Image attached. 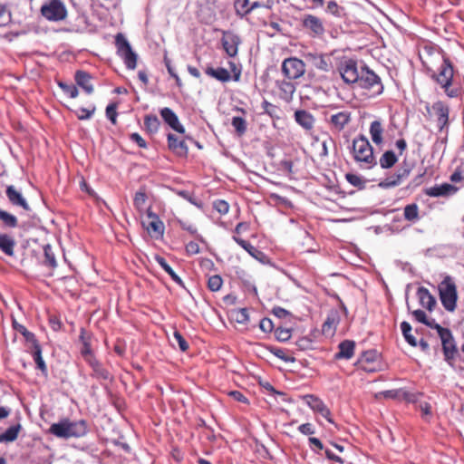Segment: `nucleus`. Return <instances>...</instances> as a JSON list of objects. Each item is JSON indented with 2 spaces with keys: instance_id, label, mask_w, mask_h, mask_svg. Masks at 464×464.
Masks as SVG:
<instances>
[{
  "instance_id": "obj_39",
  "label": "nucleus",
  "mask_w": 464,
  "mask_h": 464,
  "mask_svg": "<svg viewBox=\"0 0 464 464\" xmlns=\"http://www.w3.org/2000/svg\"><path fill=\"white\" fill-rule=\"evenodd\" d=\"M160 125V120L154 114H149L144 117V127L148 133L154 134L159 130Z\"/></svg>"
},
{
  "instance_id": "obj_10",
  "label": "nucleus",
  "mask_w": 464,
  "mask_h": 464,
  "mask_svg": "<svg viewBox=\"0 0 464 464\" xmlns=\"http://www.w3.org/2000/svg\"><path fill=\"white\" fill-rule=\"evenodd\" d=\"M411 173V168L409 165L404 163L392 174L386 175L379 183V187L382 188H392L399 186L405 179L409 177Z\"/></svg>"
},
{
  "instance_id": "obj_29",
  "label": "nucleus",
  "mask_w": 464,
  "mask_h": 464,
  "mask_svg": "<svg viewBox=\"0 0 464 464\" xmlns=\"http://www.w3.org/2000/svg\"><path fill=\"white\" fill-rule=\"evenodd\" d=\"M295 121L304 129L309 130L314 125V118L309 111L305 110H298L295 112Z\"/></svg>"
},
{
  "instance_id": "obj_53",
  "label": "nucleus",
  "mask_w": 464,
  "mask_h": 464,
  "mask_svg": "<svg viewBox=\"0 0 464 464\" xmlns=\"http://www.w3.org/2000/svg\"><path fill=\"white\" fill-rule=\"evenodd\" d=\"M271 353L277 358L281 359L282 361L285 362H293L295 361L294 357L286 355L285 350L281 348H271Z\"/></svg>"
},
{
  "instance_id": "obj_7",
  "label": "nucleus",
  "mask_w": 464,
  "mask_h": 464,
  "mask_svg": "<svg viewBox=\"0 0 464 464\" xmlns=\"http://www.w3.org/2000/svg\"><path fill=\"white\" fill-rule=\"evenodd\" d=\"M40 11L50 22H60L67 17V8L62 0H49L41 6Z\"/></svg>"
},
{
  "instance_id": "obj_60",
  "label": "nucleus",
  "mask_w": 464,
  "mask_h": 464,
  "mask_svg": "<svg viewBox=\"0 0 464 464\" xmlns=\"http://www.w3.org/2000/svg\"><path fill=\"white\" fill-rule=\"evenodd\" d=\"M259 327L264 333H271L274 329V324L271 319L265 317L260 321Z\"/></svg>"
},
{
  "instance_id": "obj_31",
  "label": "nucleus",
  "mask_w": 464,
  "mask_h": 464,
  "mask_svg": "<svg viewBox=\"0 0 464 464\" xmlns=\"http://www.w3.org/2000/svg\"><path fill=\"white\" fill-rule=\"evenodd\" d=\"M155 261L157 264L170 276V278L179 285L184 286V282L178 276L175 271L171 268V266L168 264L166 259L159 255L155 256Z\"/></svg>"
},
{
  "instance_id": "obj_2",
  "label": "nucleus",
  "mask_w": 464,
  "mask_h": 464,
  "mask_svg": "<svg viewBox=\"0 0 464 464\" xmlns=\"http://www.w3.org/2000/svg\"><path fill=\"white\" fill-rule=\"evenodd\" d=\"M352 152L353 160L361 167L364 169H372L376 165L372 146L365 136L360 135L353 139Z\"/></svg>"
},
{
  "instance_id": "obj_8",
  "label": "nucleus",
  "mask_w": 464,
  "mask_h": 464,
  "mask_svg": "<svg viewBox=\"0 0 464 464\" xmlns=\"http://www.w3.org/2000/svg\"><path fill=\"white\" fill-rule=\"evenodd\" d=\"M430 115L435 118L440 131H443L449 127L450 107L441 101H437L430 107L426 106Z\"/></svg>"
},
{
  "instance_id": "obj_37",
  "label": "nucleus",
  "mask_w": 464,
  "mask_h": 464,
  "mask_svg": "<svg viewBox=\"0 0 464 464\" xmlns=\"http://www.w3.org/2000/svg\"><path fill=\"white\" fill-rule=\"evenodd\" d=\"M15 242L7 235H0V249L7 256H12L14 255Z\"/></svg>"
},
{
  "instance_id": "obj_57",
  "label": "nucleus",
  "mask_w": 464,
  "mask_h": 464,
  "mask_svg": "<svg viewBox=\"0 0 464 464\" xmlns=\"http://www.w3.org/2000/svg\"><path fill=\"white\" fill-rule=\"evenodd\" d=\"M312 344V340L306 336L299 338L295 343V345L300 351H306L311 349Z\"/></svg>"
},
{
  "instance_id": "obj_4",
  "label": "nucleus",
  "mask_w": 464,
  "mask_h": 464,
  "mask_svg": "<svg viewBox=\"0 0 464 464\" xmlns=\"http://www.w3.org/2000/svg\"><path fill=\"white\" fill-rule=\"evenodd\" d=\"M356 84L362 89L370 91L372 97L381 95L384 90L381 78L365 64L360 66V75Z\"/></svg>"
},
{
  "instance_id": "obj_17",
  "label": "nucleus",
  "mask_w": 464,
  "mask_h": 464,
  "mask_svg": "<svg viewBox=\"0 0 464 464\" xmlns=\"http://www.w3.org/2000/svg\"><path fill=\"white\" fill-rule=\"evenodd\" d=\"M240 43L241 40L237 34L232 32L224 33L222 37V45L228 56L234 57L237 54L238 45Z\"/></svg>"
},
{
  "instance_id": "obj_45",
  "label": "nucleus",
  "mask_w": 464,
  "mask_h": 464,
  "mask_svg": "<svg viewBox=\"0 0 464 464\" xmlns=\"http://www.w3.org/2000/svg\"><path fill=\"white\" fill-rule=\"evenodd\" d=\"M58 86L63 90V92L69 96L70 98L73 99L78 96V89L75 85L72 83H66L64 82H58Z\"/></svg>"
},
{
  "instance_id": "obj_49",
  "label": "nucleus",
  "mask_w": 464,
  "mask_h": 464,
  "mask_svg": "<svg viewBox=\"0 0 464 464\" xmlns=\"http://www.w3.org/2000/svg\"><path fill=\"white\" fill-rule=\"evenodd\" d=\"M231 124L238 135L244 134L246 130V121L242 117H233Z\"/></svg>"
},
{
  "instance_id": "obj_33",
  "label": "nucleus",
  "mask_w": 464,
  "mask_h": 464,
  "mask_svg": "<svg viewBox=\"0 0 464 464\" xmlns=\"http://www.w3.org/2000/svg\"><path fill=\"white\" fill-rule=\"evenodd\" d=\"M33 358H34V361L36 364V367L44 374V375H47V366L45 364V362L42 356V347L41 345L38 343L34 344L32 346V349L30 351Z\"/></svg>"
},
{
  "instance_id": "obj_23",
  "label": "nucleus",
  "mask_w": 464,
  "mask_h": 464,
  "mask_svg": "<svg viewBox=\"0 0 464 464\" xmlns=\"http://www.w3.org/2000/svg\"><path fill=\"white\" fill-rule=\"evenodd\" d=\"M417 296L422 307L428 309L429 311L433 310L437 302L435 297L429 291V289L425 288L424 286L419 287L417 290Z\"/></svg>"
},
{
  "instance_id": "obj_16",
  "label": "nucleus",
  "mask_w": 464,
  "mask_h": 464,
  "mask_svg": "<svg viewBox=\"0 0 464 464\" xmlns=\"http://www.w3.org/2000/svg\"><path fill=\"white\" fill-rule=\"evenodd\" d=\"M147 217L149 221L147 223L143 222V226L146 227L147 231L156 237H162L165 227L159 216L153 213L150 208H148Z\"/></svg>"
},
{
  "instance_id": "obj_27",
  "label": "nucleus",
  "mask_w": 464,
  "mask_h": 464,
  "mask_svg": "<svg viewBox=\"0 0 464 464\" xmlns=\"http://www.w3.org/2000/svg\"><path fill=\"white\" fill-rule=\"evenodd\" d=\"M75 82L80 86L87 94L93 92V85L91 82L92 76L84 71H77L74 75Z\"/></svg>"
},
{
  "instance_id": "obj_18",
  "label": "nucleus",
  "mask_w": 464,
  "mask_h": 464,
  "mask_svg": "<svg viewBox=\"0 0 464 464\" xmlns=\"http://www.w3.org/2000/svg\"><path fill=\"white\" fill-rule=\"evenodd\" d=\"M292 80H276V86L277 88L278 96L285 102H289L293 99V95L296 90V86Z\"/></svg>"
},
{
  "instance_id": "obj_25",
  "label": "nucleus",
  "mask_w": 464,
  "mask_h": 464,
  "mask_svg": "<svg viewBox=\"0 0 464 464\" xmlns=\"http://www.w3.org/2000/svg\"><path fill=\"white\" fill-rule=\"evenodd\" d=\"M257 2H253L251 0H235L234 2L236 14L240 17H244L252 11L257 9Z\"/></svg>"
},
{
  "instance_id": "obj_32",
  "label": "nucleus",
  "mask_w": 464,
  "mask_h": 464,
  "mask_svg": "<svg viewBox=\"0 0 464 464\" xmlns=\"http://www.w3.org/2000/svg\"><path fill=\"white\" fill-rule=\"evenodd\" d=\"M87 363L92 369V377L100 380H108L110 378L108 370H106L96 358L90 360Z\"/></svg>"
},
{
  "instance_id": "obj_1",
  "label": "nucleus",
  "mask_w": 464,
  "mask_h": 464,
  "mask_svg": "<svg viewBox=\"0 0 464 464\" xmlns=\"http://www.w3.org/2000/svg\"><path fill=\"white\" fill-rule=\"evenodd\" d=\"M87 432L88 424L84 420L72 421L68 418H63L49 428V433L61 439L80 438Z\"/></svg>"
},
{
  "instance_id": "obj_46",
  "label": "nucleus",
  "mask_w": 464,
  "mask_h": 464,
  "mask_svg": "<svg viewBox=\"0 0 464 464\" xmlns=\"http://www.w3.org/2000/svg\"><path fill=\"white\" fill-rule=\"evenodd\" d=\"M234 320L237 324H246L249 321V315L246 308H240L233 311L232 313Z\"/></svg>"
},
{
  "instance_id": "obj_34",
  "label": "nucleus",
  "mask_w": 464,
  "mask_h": 464,
  "mask_svg": "<svg viewBox=\"0 0 464 464\" xmlns=\"http://www.w3.org/2000/svg\"><path fill=\"white\" fill-rule=\"evenodd\" d=\"M369 132L373 143L376 145H381L382 143L383 128L380 121H373L371 123Z\"/></svg>"
},
{
  "instance_id": "obj_41",
  "label": "nucleus",
  "mask_w": 464,
  "mask_h": 464,
  "mask_svg": "<svg viewBox=\"0 0 464 464\" xmlns=\"http://www.w3.org/2000/svg\"><path fill=\"white\" fill-rule=\"evenodd\" d=\"M146 202L147 195L145 191L142 189L137 191L133 198V205L140 213H142L145 210L147 211L148 208H146Z\"/></svg>"
},
{
  "instance_id": "obj_56",
  "label": "nucleus",
  "mask_w": 464,
  "mask_h": 464,
  "mask_svg": "<svg viewBox=\"0 0 464 464\" xmlns=\"http://www.w3.org/2000/svg\"><path fill=\"white\" fill-rule=\"evenodd\" d=\"M81 354L86 362H90V360L95 358L94 355L92 354V351L91 348V342L82 343V347L81 349Z\"/></svg>"
},
{
  "instance_id": "obj_21",
  "label": "nucleus",
  "mask_w": 464,
  "mask_h": 464,
  "mask_svg": "<svg viewBox=\"0 0 464 464\" xmlns=\"http://www.w3.org/2000/svg\"><path fill=\"white\" fill-rule=\"evenodd\" d=\"M167 140L169 149L175 154L179 156H186L188 154V149L184 140H179L172 133L168 134Z\"/></svg>"
},
{
  "instance_id": "obj_54",
  "label": "nucleus",
  "mask_w": 464,
  "mask_h": 464,
  "mask_svg": "<svg viewBox=\"0 0 464 464\" xmlns=\"http://www.w3.org/2000/svg\"><path fill=\"white\" fill-rule=\"evenodd\" d=\"M117 106L115 103H111L106 107V117L112 124L117 122Z\"/></svg>"
},
{
  "instance_id": "obj_47",
  "label": "nucleus",
  "mask_w": 464,
  "mask_h": 464,
  "mask_svg": "<svg viewBox=\"0 0 464 464\" xmlns=\"http://www.w3.org/2000/svg\"><path fill=\"white\" fill-rule=\"evenodd\" d=\"M96 111L95 105H92L90 108H80L79 110L75 111V115L80 121H85L89 120L92 117Z\"/></svg>"
},
{
  "instance_id": "obj_61",
  "label": "nucleus",
  "mask_w": 464,
  "mask_h": 464,
  "mask_svg": "<svg viewBox=\"0 0 464 464\" xmlns=\"http://www.w3.org/2000/svg\"><path fill=\"white\" fill-rule=\"evenodd\" d=\"M185 249H186V253L188 255V256H194V255H197L199 253L200 251V248H199V246L197 242H194V241H190L188 242L186 246H185Z\"/></svg>"
},
{
  "instance_id": "obj_64",
  "label": "nucleus",
  "mask_w": 464,
  "mask_h": 464,
  "mask_svg": "<svg viewBox=\"0 0 464 464\" xmlns=\"http://www.w3.org/2000/svg\"><path fill=\"white\" fill-rule=\"evenodd\" d=\"M229 396L232 397L237 401H240L243 403H248L247 398L239 391L230 392Z\"/></svg>"
},
{
  "instance_id": "obj_58",
  "label": "nucleus",
  "mask_w": 464,
  "mask_h": 464,
  "mask_svg": "<svg viewBox=\"0 0 464 464\" xmlns=\"http://www.w3.org/2000/svg\"><path fill=\"white\" fill-rule=\"evenodd\" d=\"M173 338L178 343L179 349L186 352L188 349V343L179 331L173 333Z\"/></svg>"
},
{
  "instance_id": "obj_51",
  "label": "nucleus",
  "mask_w": 464,
  "mask_h": 464,
  "mask_svg": "<svg viewBox=\"0 0 464 464\" xmlns=\"http://www.w3.org/2000/svg\"><path fill=\"white\" fill-rule=\"evenodd\" d=\"M326 12L336 17H340L343 14V8L339 6L335 1L331 0L327 3Z\"/></svg>"
},
{
  "instance_id": "obj_3",
  "label": "nucleus",
  "mask_w": 464,
  "mask_h": 464,
  "mask_svg": "<svg viewBox=\"0 0 464 464\" xmlns=\"http://www.w3.org/2000/svg\"><path fill=\"white\" fill-rule=\"evenodd\" d=\"M440 300L442 306L448 312H454L457 308L458 291L454 279L450 276H445L438 285Z\"/></svg>"
},
{
  "instance_id": "obj_13",
  "label": "nucleus",
  "mask_w": 464,
  "mask_h": 464,
  "mask_svg": "<svg viewBox=\"0 0 464 464\" xmlns=\"http://www.w3.org/2000/svg\"><path fill=\"white\" fill-rule=\"evenodd\" d=\"M352 121V112L350 111H336L330 114L327 122L330 129L334 132H341Z\"/></svg>"
},
{
  "instance_id": "obj_48",
  "label": "nucleus",
  "mask_w": 464,
  "mask_h": 464,
  "mask_svg": "<svg viewBox=\"0 0 464 464\" xmlns=\"http://www.w3.org/2000/svg\"><path fill=\"white\" fill-rule=\"evenodd\" d=\"M44 252L45 258L44 264L49 266L50 267H55L57 266V262L52 246L50 245L44 246Z\"/></svg>"
},
{
  "instance_id": "obj_42",
  "label": "nucleus",
  "mask_w": 464,
  "mask_h": 464,
  "mask_svg": "<svg viewBox=\"0 0 464 464\" xmlns=\"http://www.w3.org/2000/svg\"><path fill=\"white\" fill-rule=\"evenodd\" d=\"M401 330L402 334H403L405 340L407 341V343L410 345L416 347L418 345V343H417L416 338L411 334V324L408 322H405V321L402 322L401 324Z\"/></svg>"
},
{
  "instance_id": "obj_9",
  "label": "nucleus",
  "mask_w": 464,
  "mask_h": 464,
  "mask_svg": "<svg viewBox=\"0 0 464 464\" xmlns=\"http://www.w3.org/2000/svg\"><path fill=\"white\" fill-rule=\"evenodd\" d=\"M281 70L286 79L296 80L304 74L305 64L301 59L289 57L283 61Z\"/></svg>"
},
{
  "instance_id": "obj_5",
  "label": "nucleus",
  "mask_w": 464,
  "mask_h": 464,
  "mask_svg": "<svg viewBox=\"0 0 464 464\" xmlns=\"http://www.w3.org/2000/svg\"><path fill=\"white\" fill-rule=\"evenodd\" d=\"M454 75V70L451 63L448 58H443V62L439 68V72L432 74V79L440 85L444 90L447 96L454 98L458 96V90L450 88L452 85V80Z\"/></svg>"
},
{
  "instance_id": "obj_28",
  "label": "nucleus",
  "mask_w": 464,
  "mask_h": 464,
  "mask_svg": "<svg viewBox=\"0 0 464 464\" xmlns=\"http://www.w3.org/2000/svg\"><path fill=\"white\" fill-rule=\"evenodd\" d=\"M339 352L335 353V359H351L354 354L355 343L351 340H344L338 345Z\"/></svg>"
},
{
  "instance_id": "obj_35",
  "label": "nucleus",
  "mask_w": 464,
  "mask_h": 464,
  "mask_svg": "<svg viewBox=\"0 0 464 464\" xmlns=\"http://www.w3.org/2000/svg\"><path fill=\"white\" fill-rule=\"evenodd\" d=\"M403 217L404 218L411 222L416 223L420 219V210L419 206L416 203H411L406 205L403 209Z\"/></svg>"
},
{
  "instance_id": "obj_20",
  "label": "nucleus",
  "mask_w": 464,
  "mask_h": 464,
  "mask_svg": "<svg viewBox=\"0 0 464 464\" xmlns=\"http://www.w3.org/2000/svg\"><path fill=\"white\" fill-rule=\"evenodd\" d=\"M341 321L340 313L336 309L331 310L323 324L322 331L324 334L332 335L334 334L337 325Z\"/></svg>"
},
{
  "instance_id": "obj_11",
  "label": "nucleus",
  "mask_w": 464,
  "mask_h": 464,
  "mask_svg": "<svg viewBox=\"0 0 464 464\" xmlns=\"http://www.w3.org/2000/svg\"><path fill=\"white\" fill-rule=\"evenodd\" d=\"M301 24L308 34L314 38L322 37L324 34L325 29L323 21L314 14H304Z\"/></svg>"
},
{
  "instance_id": "obj_6",
  "label": "nucleus",
  "mask_w": 464,
  "mask_h": 464,
  "mask_svg": "<svg viewBox=\"0 0 464 464\" xmlns=\"http://www.w3.org/2000/svg\"><path fill=\"white\" fill-rule=\"evenodd\" d=\"M117 54L123 60L127 69L134 70L137 66V54L132 50L127 38L121 33L115 36Z\"/></svg>"
},
{
  "instance_id": "obj_55",
  "label": "nucleus",
  "mask_w": 464,
  "mask_h": 464,
  "mask_svg": "<svg viewBox=\"0 0 464 464\" xmlns=\"http://www.w3.org/2000/svg\"><path fill=\"white\" fill-rule=\"evenodd\" d=\"M213 208L221 215L227 214L229 210L228 203L223 199H218L214 201Z\"/></svg>"
},
{
  "instance_id": "obj_36",
  "label": "nucleus",
  "mask_w": 464,
  "mask_h": 464,
  "mask_svg": "<svg viewBox=\"0 0 464 464\" xmlns=\"http://www.w3.org/2000/svg\"><path fill=\"white\" fill-rule=\"evenodd\" d=\"M233 240L255 258H258L259 255H263V253L250 242L244 240L241 237L234 236Z\"/></svg>"
},
{
  "instance_id": "obj_59",
  "label": "nucleus",
  "mask_w": 464,
  "mask_h": 464,
  "mask_svg": "<svg viewBox=\"0 0 464 464\" xmlns=\"http://www.w3.org/2000/svg\"><path fill=\"white\" fill-rule=\"evenodd\" d=\"M345 178H346V180L353 186L354 187H358V188H362L363 187V180L362 179V178L358 175H355V174H352V173H347L345 175Z\"/></svg>"
},
{
  "instance_id": "obj_22",
  "label": "nucleus",
  "mask_w": 464,
  "mask_h": 464,
  "mask_svg": "<svg viewBox=\"0 0 464 464\" xmlns=\"http://www.w3.org/2000/svg\"><path fill=\"white\" fill-rule=\"evenodd\" d=\"M5 194H6V197L8 198V200L14 206H20L22 207L25 210H29V205L27 203V201L25 200V198L23 197V195L21 194V192H19L18 190H16V188L13 186V185H10L6 188V190H5Z\"/></svg>"
},
{
  "instance_id": "obj_40",
  "label": "nucleus",
  "mask_w": 464,
  "mask_h": 464,
  "mask_svg": "<svg viewBox=\"0 0 464 464\" xmlns=\"http://www.w3.org/2000/svg\"><path fill=\"white\" fill-rule=\"evenodd\" d=\"M397 161L398 158L392 150L385 151L379 160V163L382 169H390Z\"/></svg>"
},
{
  "instance_id": "obj_26",
  "label": "nucleus",
  "mask_w": 464,
  "mask_h": 464,
  "mask_svg": "<svg viewBox=\"0 0 464 464\" xmlns=\"http://www.w3.org/2000/svg\"><path fill=\"white\" fill-rule=\"evenodd\" d=\"M304 58L316 69L323 72L329 71L330 64L323 54H318L316 53H307L304 54Z\"/></svg>"
},
{
  "instance_id": "obj_38",
  "label": "nucleus",
  "mask_w": 464,
  "mask_h": 464,
  "mask_svg": "<svg viewBox=\"0 0 464 464\" xmlns=\"http://www.w3.org/2000/svg\"><path fill=\"white\" fill-rule=\"evenodd\" d=\"M20 430L21 425L19 423L16 425L10 426L5 432L0 434V443L12 442L15 440L18 437Z\"/></svg>"
},
{
  "instance_id": "obj_14",
  "label": "nucleus",
  "mask_w": 464,
  "mask_h": 464,
  "mask_svg": "<svg viewBox=\"0 0 464 464\" xmlns=\"http://www.w3.org/2000/svg\"><path fill=\"white\" fill-rule=\"evenodd\" d=\"M340 74L344 82L356 84L360 75V67L353 60H348L340 67Z\"/></svg>"
},
{
  "instance_id": "obj_30",
  "label": "nucleus",
  "mask_w": 464,
  "mask_h": 464,
  "mask_svg": "<svg viewBox=\"0 0 464 464\" xmlns=\"http://www.w3.org/2000/svg\"><path fill=\"white\" fill-rule=\"evenodd\" d=\"M205 72L207 75L221 82H227L231 80L230 72L223 67L213 68L211 66H208L205 69Z\"/></svg>"
},
{
  "instance_id": "obj_19",
  "label": "nucleus",
  "mask_w": 464,
  "mask_h": 464,
  "mask_svg": "<svg viewBox=\"0 0 464 464\" xmlns=\"http://www.w3.org/2000/svg\"><path fill=\"white\" fill-rule=\"evenodd\" d=\"M160 116L163 121L175 131L179 133H184L185 129L180 124L178 116L176 113L169 108L165 107L160 110Z\"/></svg>"
},
{
  "instance_id": "obj_44",
  "label": "nucleus",
  "mask_w": 464,
  "mask_h": 464,
  "mask_svg": "<svg viewBox=\"0 0 464 464\" xmlns=\"http://www.w3.org/2000/svg\"><path fill=\"white\" fill-rule=\"evenodd\" d=\"M0 220L5 227H17V218L15 216L8 213L5 210L0 209Z\"/></svg>"
},
{
  "instance_id": "obj_50",
  "label": "nucleus",
  "mask_w": 464,
  "mask_h": 464,
  "mask_svg": "<svg viewBox=\"0 0 464 464\" xmlns=\"http://www.w3.org/2000/svg\"><path fill=\"white\" fill-rule=\"evenodd\" d=\"M223 285V280L220 276L215 275L208 278V287L212 292L218 291Z\"/></svg>"
},
{
  "instance_id": "obj_43",
  "label": "nucleus",
  "mask_w": 464,
  "mask_h": 464,
  "mask_svg": "<svg viewBox=\"0 0 464 464\" xmlns=\"http://www.w3.org/2000/svg\"><path fill=\"white\" fill-rule=\"evenodd\" d=\"M14 328L25 338V341L33 345L38 343L35 335L29 332L25 326L14 323Z\"/></svg>"
},
{
  "instance_id": "obj_63",
  "label": "nucleus",
  "mask_w": 464,
  "mask_h": 464,
  "mask_svg": "<svg viewBox=\"0 0 464 464\" xmlns=\"http://www.w3.org/2000/svg\"><path fill=\"white\" fill-rule=\"evenodd\" d=\"M298 430L304 435H312L314 433V428L311 423H303L298 427Z\"/></svg>"
},
{
  "instance_id": "obj_62",
  "label": "nucleus",
  "mask_w": 464,
  "mask_h": 464,
  "mask_svg": "<svg viewBox=\"0 0 464 464\" xmlns=\"http://www.w3.org/2000/svg\"><path fill=\"white\" fill-rule=\"evenodd\" d=\"M130 140L135 142L140 148L146 149L148 147L145 140L137 132H133L130 135Z\"/></svg>"
},
{
  "instance_id": "obj_12",
  "label": "nucleus",
  "mask_w": 464,
  "mask_h": 464,
  "mask_svg": "<svg viewBox=\"0 0 464 464\" xmlns=\"http://www.w3.org/2000/svg\"><path fill=\"white\" fill-rule=\"evenodd\" d=\"M440 340L442 344V351L445 357V361L452 365V362L458 354V349L450 330H442L440 334Z\"/></svg>"
},
{
  "instance_id": "obj_15",
  "label": "nucleus",
  "mask_w": 464,
  "mask_h": 464,
  "mask_svg": "<svg viewBox=\"0 0 464 464\" xmlns=\"http://www.w3.org/2000/svg\"><path fill=\"white\" fill-rule=\"evenodd\" d=\"M304 401L314 411L320 413L329 422H333L330 410L320 398L313 394H307L304 396Z\"/></svg>"
},
{
  "instance_id": "obj_24",
  "label": "nucleus",
  "mask_w": 464,
  "mask_h": 464,
  "mask_svg": "<svg viewBox=\"0 0 464 464\" xmlns=\"http://www.w3.org/2000/svg\"><path fill=\"white\" fill-rule=\"evenodd\" d=\"M456 191L457 188L454 186L449 183H444L441 185H436L434 187L426 188L425 194L430 197L437 198L441 196H449L455 193Z\"/></svg>"
},
{
  "instance_id": "obj_52",
  "label": "nucleus",
  "mask_w": 464,
  "mask_h": 464,
  "mask_svg": "<svg viewBox=\"0 0 464 464\" xmlns=\"http://www.w3.org/2000/svg\"><path fill=\"white\" fill-rule=\"evenodd\" d=\"M275 335L279 342H286L291 338V330L288 328L277 327L275 330Z\"/></svg>"
}]
</instances>
